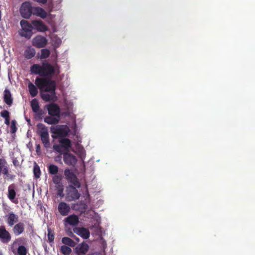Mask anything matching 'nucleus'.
I'll return each instance as SVG.
<instances>
[{
    "label": "nucleus",
    "instance_id": "f257e3e1",
    "mask_svg": "<svg viewBox=\"0 0 255 255\" xmlns=\"http://www.w3.org/2000/svg\"><path fill=\"white\" fill-rule=\"evenodd\" d=\"M30 72L32 74L48 78H51L53 75L57 76L60 72L57 65L53 66L46 61L42 62L41 65L38 64L32 65L30 67Z\"/></svg>",
    "mask_w": 255,
    "mask_h": 255
},
{
    "label": "nucleus",
    "instance_id": "f03ea898",
    "mask_svg": "<svg viewBox=\"0 0 255 255\" xmlns=\"http://www.w3.org/2000/svg\"><path fill=\"white\" fill-rule=\"evenodd\" d=\"M37 133L40 136L42 143L46 148L50 146L49 136L47 128L42 124H38L37 126Z\"/></svg>",
    "mask_w": 255,
    "mask_h": 255
},
{
    "label": "nucleus",
    "instance_id": "7ed1b4c3",
    "mask_svg": "<svg viewBox=\"0 0 255 255\" xmlns=\"http://www.w3.org/2000/svg\"><path fill=\"white\" fill-rule=\"evenodd\" d=\"M20 24L21 26V29L19 32V35L27 39H30L33 34V25L25 20H21Z\"/></svg>",
    "mask_w": 255,
    "mask_h": 255
},
{
    "label": "nucleus",
    "instance_id": "20e7f679",
    "mask_svg": "<svg viewBox=\"0 0 255 255\" xmlns=\"http://www.w3.org/2000/svg\"><path fill=\"white\" fill-rule=\"evenodd\" d=\"M51 132L55 135V137H64L67 136L69 131V128L66 125H56L50 128Z\"/></svg>",
    "mask_w": 255,
    "mask_h": 255
},
{
    "label": "nucleus",
    "instance_id": "39448f33",
    "mask_svg": "<svg viewBox=\"0 0 255 255\" xmlns=\"http://www.w3.org/2000/svg\"><path fill=\"white\" fill-rule=\"evenodd\" d=\"M64 175L65 179L67 180L68 182L70 184L69 185H73L76 186L77 188H80L81 183L77 178V176L72 172L70 169L66 168L65 169Z\"/></svg>",
    "mask_w": 255,
    "mask_h": 255
},
{
    "label": "nucleus",
    "instance_id": "423d86ee",
    "mask_svg": "<svg viewBox=\"0 0 255 255\" xmlns=\"http://www.w3.org/2000/svg\"><path fill=\"white\" fill-rule=\"evenodd\" d=\"M33 9L34 7L32 6L31 3L29 1H26L22 4L20 12L23 18L28 19L33 13Z\"/></svg>",
    "mask_w": 255,
    "mask_h": 255
},
{
    "label": "nucleus",
    "instance_id": "0eeeda50",
    "mask_svg": "<svg viewBox=\"0 0 255 255\" xmlns=\"http://www.w3.org/2000/svg\"><path fill=\"white\" fill-rule=\"evenodd\" d=\"M16 185L14 183L9 185L7 188V196L12 203L17 204L19 201L18 198L16 197Z\"/></svg>",
    "mask_w": 255,
    "mask_h": 255
},
{
    "label": "nucleus",
    "instance_id": "6e6552de",
    "mask_svg": "<svg viewBox=\"0 0 255 255\" xmlns=\"http://www.w3.org/2000/svg\"><path fill=\"white\" fill-rule=\"evenodd\" d=\"M77 188H78L73 185L69 186L66 197L68 201H75L80 198V194L79 193Z\"/></svg>",
    "mask_w": 255,
    "mask_h": 255
},
{
    "label": "nucleus",
    "instance_id": "1a4fd4ad",
    "mask_svg": "<svg viewBox=\"0 0 255 255\" xmlns=\"http://www.w3.org/2000/svg\"><path fill=\"white\" fill-rule=\"evenodd\" d=\"M63 160L64 163L69 166H75L77 162L76 156L69 153V151H65L63 153Z\"/></svg>",
    "mask_w": 255,
    "mask_h": 255
},
{
    "label": "nucleus",
    "instance_id": "9d476101",
    "mask_svg": "<svg viewBox=\"0 0 255 255\" xmlns=\"http://www.w3.org/2000/svg\"><path fill=\"white\" fill-rule=\"evenodd\" d=\"M32 43L36 48H43L47 44V40L43 36L37 35L32 39Z\"/></svg>",
    "mask_w": 255,
    "mask_h": 255
},
{
    "label": "nucleus",
    "instance_id": "9b49d317",
    "mask_svg": "<svg viewBox=\"0 0 255 255\" xmlns=\"http://www.w3.org/2000/svg\"><path fill=\"white\" fill-rule=\"evenodd\" d=\"M89 249V245L83 242L77 245L74 249L76 255H85Z\"/></svg>",
    "mask_w": 255,
    "mask_h": 255
},
{
    "label": "nucleus",
    "instance_id": "f8f14e48",
    "mask_svg": "<svg viewBox=\"0 0 255 255\" xmlns=\"http://www.w3.org/2000/svg\"><path fill=\"white\" fill-rule=\"evenodd\" d=\"M11 240L10 233L6 230L5 226L0 227V240L3 243L7 244Z\"/></svg>",
    "mask_w": 255,
    "mask_h": 255
},
{
    "label": "nucleus",
    "instance_id": "ddd939ff",
    "mask_svg": "<svg viewBox=\"0 0 255 255\" xmlns=\"http://www.w3.org/2000/svg\"><path fill=\"white\" fill-rule=\"evenodd\" d=\"M5 219L8 226L12 227L18 223L19 217L13 212H10L5 216Z\"/></svg>",
    "mask_w": 255,
    "mask_h": 255
},
{
    "label": "nucleus",
    "instance_id": "4468645a",
    "mask_svg": "<svg viewBox=\"0 0 255 255\" xmlns=\"http://www.w3.org/2000/svg\"><path fill=\"white\" fill-rule=\"evenodd\" d=\"M73 232L84 239H88L90 235L89 230L83 227H75L73 229Z\"/></svg>",
    "mask_w": 255,
    "mask_h": 255
},
{
    "label": "nucleus",
    "instance_id": "2eb2a0df",
    "mask_svg": "<svg viewBox=\"0 0 255 255\" xmlns=\"http://www.w3.org/2000/svg\"><path fill=\"white\" fill-rule=\"evenodd\" d=\"M70 205L65 202H61L58 206V210L60 214L63 216H67L70 211Z\"/></svg>",
    "mask_w": 255,
    "mask_h": 255
},
{
    "label": "nucleus",
    "instance_id": "dca6fc26",
    "mask_svg": "<svg viewBox=\"0 0 255 255\" xmlns=\"http://www.w3.org/2000/svg\"><path fill=\"white\" fill-rule=\"evenodd\" d=\"M47 110L50 116L60 118V110L56 104H51L47 106Z\"/></svg>",
    "mask_w": 255,
    "mask_h": 255
},
{
    "label": "nucleus",
    "instance_id": "f3484780",
    "mask_svg": "<svg viewBox=\"0 0 255 255\" xmlns=\"http://www.w3.org/2000/svg\"><path fill=\"white\" fill-rule=\"evenodd\" d=\"M12 227V232L15 236H19L24 232L25 225L22 222H18Z\"/></svg>",
    "mask_w": 255,
    "mask_h": 255
},
{
    "label": "nucleus",
    "instance_id": "a211bd4d",
    "mask_svg": "<svg viewBox=\"0 0 255 255\" xmlns=\"http://www.w3.org/2000/svg\"><path fill=\"white\" fill-rule=\"evenodd\" d=\"M56 83L55 81L48 79L46 86L44 87L43 91L49 92V93L56 94Z\"/></svg>",
    "mask_w": 255,
    "mask_h": 255
},
{
    "label": "nucleus",
    "instance_id": "6ab92c4d",
    "mask_svg": "<svg viewBox=\"0 0 255 255\" xmlns=\"http://www.w3.org/2000/svg\"><path fill=\"white\" fill-rule=\"evenodd\" d=\"M3 101L9 106L12 105L13 103V98L10 91L5 89L3 92Z\"/></svg>",
    "mask_w": 255,
    "mask_h": 255
},
{
    "label": "nucleus",
    "instance_id": "aec40b11",
    "mask_svg": "<svg viewBox=\"0 0 255 255\" xmlns=\"http://www.w3.org/2000/svg\"><path fill=\"white\" fill-rule=\"evenodd\" d=\"M32 24L33 28L34 27L38 31L44 32L47 30L46 26L40 20H33L32 21Z\"/></svg>",
    "mask_w": 255,
    "mask_h": 255
},
{
    "label": "nucleus",
    "instance_id": "412c9836",
    "mask_svg": "<svg viewBox=\"0 0 255 255\" xmlns=\"http://www.w3.org/2000/svg\"><path fill=\"white\" fill-rule=\"evenodd\" d=\"M48 79L44 78L37 77L35 79V84L41 91H43L44 87L46 86Z\"/></svg>",
    "mask_w": 255,
    "mask_h": 255
},
{
    "label": "nucleus",
    "instance_id": "4be33fe9",
    "mask_svg": "<svg viewBox=\"0 0 255 255\" xmlns=\"http://www.w3.org/2000/svg\"><path fill=\"white\" fill-rule=\"evenodd\" d=\"M65 222L71 226H75L78 225L79 221L78 216L73 214L66 218Z\"/></svg>",
    "mask_w": 255,
    "mask_h": 255
},
{
    "label": "nucleus",
    "instance_id": "5701e85b",
    "mask_svg": "<svg viewBox=\"0 0 255 255\" xmlns=\"http://www.w3.org/2000/svg\"><path fill=\"white\" fill-rule=\"evenodd\" d=\"M8 169V165L6 160L3 158H0V176L1 174H6Z\"/></svg>",
    "mask_w": 255,
    "mask_h": 255
},
{
    "label": "nucleus",
    "instance_id": "b1692460",
    "mask_svg": "<svg viewBox=\"0 0 255 255\" xmlns=\"http://www.w3.org/2000/svg\"><path fill=\"white\" fill-rule=\"evenodd\" d=\"M42 18H45L47 16L46 11L40 7H34L33 13Z\"/></svg>",
    "mask_w": 255,
    "mask_h": 255
},
{
    "label": "nucleus",
    "instance_id": "393cba45",
    "mask_svg": "<svg viewBox=\"0 0 255 255\" xmlns=\"http://www.w3.org/2000/svg\"><path fill=\"white\" fill-rule=\"evenodd\" d=\"M36 52L34 48L31 47H28L24 52V56L27 59H30L35 55Z\"/></svg>",
    "mask_w": 255,
    "mask_h": 255
},
{
    "label": "nucleus",
    "instance_id": "a878e982",
    "mask_svg": "<svg viewBox=\"0 0 255 255\" xmlns=\"http://www.w3.org/2000/svg\"><path fill=\"white\" fill-rule=\"evenodd\" d=\"M59 117L51 116H46L44 119V122L49 125H56L59 123Z\"/></svg>",
    "mask_w": 255,
    "mask_h": 255
},
{
    "label": "nucleus",
    "instance_id": "bb28decb",
    "mask_svg": "<svg viewBox=\"0 0 255 255\" xmlns=\"http://www.w3.org/2000/svg\"><path fill=\"white\" fill-rule=\"evenodd\" d=\"M61 146L65 150V151H69V148L71 147V141L68 138H62L59 140Z\"/></svg>",
    "mask_w": 255,
    "mask_h": 255
},
{
    "label": "nucleus",
    "instance_id": "cd10ccee",
    "mask_svg": "<svg viewBox=\"0 0 255 255\" xmlns=\"http://www.w3.org/2000/svg\"><path fill=\"white\" fill-rule=\"evenodd\" d=\"M41 97L45 102L55 101L56 99V94L41 93Z\"/></svg>",
    "mask_w": 255,
    "mask_h": 255
},
{
    "label": "nucleus",
    "instance_id": "c85d7f7f",
    "mask_svg": "<svg viewBox=\"0 0 255 255\" xmlns=\"http://www.w3.org/2000/svg\"><path fill=\"white\" fill-rule=\"evenodd\" d=\"M28 91L31 96L35 97L38 94V90L36 87L31 82H29L28 85Z\"/></svg>",
    "mask_w": 255,
    "mask_h": 255
},
{
    "label": "nucleus",
    "instance_id": "c756f323",
    "mask_svg": "<svg viewBox=\"0 0 255 255\" xmlns=\"http://www.w3.org/2000/svg\"><path fill=\"white\" fill-rule=\"evenodd\" d=\"M62 243L66 245L71 247H74L76 245V243L69 237H63L62 239Z\"/></svg>",
    "mask_w": 255,
    "mask_h": 255
},
{
    "label": "nucleus",
    "instance_id": "7c9ffc66",
    "mask_svg": "<svg viewBox=\"0 0 255 255\" xmlns=\"http://www.w3.org/2000/svg\"><path fill=\"white\" fill-rule=\"evenodd\" d=\"M30 105L32 110L34 113L38 112L39 110L40 109L38 102L36 99L32 100Z\"/></svg>",
    "mask_w": 255,
    "mask_h": 255
},
{
    "label": "nucleus",
    "instance_id": "2f4dec72",
    "mask_svg": "<svg viewBox=\"0 0 255 255\" xmlns=\"http://www.w3.org/2000/svg\"><path fill=\"white\" fill-rule=\"evenodd\" d=\"M48 170L49 174L56 175L58 172V167L54 164H50L48 167Z\"/></svg>",
    "mask_w": 255,
    "mask_h": 255
},
{
    "label": "nucleus",
    "instance_id": "473e14b6",
    "mask_svg": "<svg viewBox=\"0 0 255 255\" xmlns=\"http://www.w3.org/2000/svg\"><path fill=\"white\" fill-rule=\"evenodd\" d=\"M50 54V51L47 49H42L40 50V55L39 58L40 59H46L48 58Z\"/></svg>",
    "mask_w": 255,
    "mask_h": 255
},
{
    "label": "nucleus",
    "instance_id": "72a5a7b5",
    "mask_svg": "<svg viewBox=\"0 0 255 255\" xmlns=\"http://www.w3.org/2000/svg\"><path fill=\"white\" fill-rule=\"evenodd\" d=\"M61 253L64 255H70L71 253V249L65 245H63L60 248Z\"/></svg>",
    "mask_w": 255,
    "mask_h": 255
},
{
    "label": "nucleus",
    "instance_id": "f704fd0d",
    "mask_svg": "<svg viewBox=\"0 0 255 255\" xmlns=\"http://www.w3.org/2000/svg\"><path fill=\"white\" fill-rule=\"evenodd\" d=\"M62 176L60 174L54 175V176L52 177V181L55 184V186L62 184Z\"/></svg>",
    "mask_w": 255,
    "mask_h": 255
},
{
    "label": "nucleus",
    "instance_id": "c9c22d12",
    "mask_svg": "<svg viewBox=\"0 0 255 255\" xmlns=\"http://www.w3.org/2000/svg\"><path fill=\"white\" fill-rule=\"evenodd\" d=\"M56 189L57 190V194L58 196L63 197L64 196V194L63 193V185L62 184L57 185L55 186Z\"/></svg>",
    "mask_w": 255,
    "mask_h": 255
},
{
    "label": "nucleus",
    "instance_id": "e433bc0d",
    "mask_svg": "<svg viewBox=\"0 0 255 255\" xmlns=\"http://www.w3.org/2000/svg\"><path fill=\"white\" fill-rule=\"evenodd\" d=\"M27 249L24 246H19L17 249V254L18 255H26Z\"/></svg>",
    "mask_w": 255,
    "mask_h": 255
},
{
    "label": "nucleus",
    "instance_id": "4c0bfd02",
    "mask_svg": "<svg viewBox=\"0 0 255 255\" xmlns=\"http://www.w3.org/2000/svg\"><path fill=\"white\" fill-rule=\"evenodd\" d=\"M33 173L34 177L36 178L40 177L41 175V171L39 166L37 164H35L33 168Z\"/></svg>",
    "mask_w": 255,
    "mask_h": 255
},
{
    "label": "nucleus",
    "instance_id": "58836bf2",
    "mask_svg": "<svg viewBox=\"0 0 255 255\" xmlns=\"http://www.w3.org/2000/svg\"><path fill=\"white\" fill-rule=\"evenodd\" d=\"M16 122L15 120H12L11 122V125L10 127V132L11 133H15L17 129V128L16 126Z\"/></svg>",
    "mask_w": 255,
    "mask_h": 255
},
{
    "label": "nucleus",
    "instance_id": "ea45409f",
    "mask_svg": "<svg viewBox=\"0 0 255 255\" xmlns=\"http://www.w3.org/2000/svg\"><path fill=\"white\" fill-rule=\"evenodd\" d=\"M48 240L49 243H52L54 241V233L52 232L50 229H48V234H47Z\"/></svg>",
    "mask_w": 255,
    "mask_h": 255
},
{
    "label": "nucleus",
    "instance_id": "a19ab883",
    "mask_svg": "<svg viewBox=\"0 0 255 255\" xmlns=\"http://www.w3.org/2000/svg\"><path fill=\"white\" fill-rule=\"evenodd\" d=\"M4 176V178L6 180H13L15 176L13 174H10L7 170V172L6 174H3Z\"/></svg>",
    "mask_w": 255,
    "mask_h": 255
},
{
    "label": "nucleus",
    "instance_id": "79ce46f5",
    "mask_svg": "<svg viewBox=\"0 0 255 255\" xmlns=\"http://www.w3.org/2000/svg\"><path fill=\"white\" fill-rule=\"evenodd\" d=\"M62 148V146H61V145L55 144L53 145V149L59 153L61 155H63V153L64 152H63L62 151V150H61Z\"/></svg>",
    "mask_w": 255,
    "mask_h": 255
},
{
    "label": "nucleus",
    "instance_id": "37998d69",
    "mask_svg": "<svg viewBox=\"0 0 255 255\" xmlns=\"http://www.w3.org/2000/svg\"><path fill=\"white\" fill-rule=\"evenodd\" d=\"M0 114L2 118H4V119L9 118V112L7 110H3L0 112Z\"/></svg>",
    "mask_w": 255,
    "mask_h": 255
},
{
    "label": "nucleus",
    "instance_id": "c03bdc74",
    "mask_svg": "<svg viewBox=\"0 0 255 255\" xmlns=\"http://www.w3.org/2000/svg\"><path fill=\"white\" fill-rule=\"evenodd\" d=\"M35 113L36 114V117L38 119H41L42 118L44 113L42 110L39 109L38 112H36Z\"/></svg>",
    "mask_w": 255,
    "mask_h": 255
},
{
    "label": "nucleus",
    "instance_id": "a18cd8bd",
    "mask_svg": "<svg viewBox=\"0 0 255 255\" xmlns=\"http://www.w3.org/2000/svg\"><path fill=\"white\" fill-rule=\"evenodd\" d=\"M68 234H68V236H70V237H71L74 238V239H75L77 242H79V239L78 237H75V236L73 235V233L70 231V229H69V231H68Z\"/></svg>",
    "mask_w": 255,
    "mask_h": 255
},
{
    "label": "nucleus",
    "instance_id": "49530a36",
    "mask_svg": "<svg viewBox=\"0 0 255 255\" xmlns=\"http://www.w3.org/2000/svg\"><path fill=\"white\" fill-rule=\"evenodd\" d=\"M12 163L15 167L19 166V162L16 158H13L12 159Z\"/></svg>",
    "mask_w": 255,
    "mask_h": 255
},
{
    "label": "nucleus",
    "instance_id": "de8ad7c7",
    "mask_svg": "<svg viewBox=\"0 0 255 255\" xmlns=\"http://www.w3.org/2000/svg\"><path fill=\"white\" fill-rule=\"evenodd\" d=\"M78 151L79 153V155L81 158L82 156H84L85 155V151L83 148H80Z\"/></svg>",
    "mask_w": 255,
    "mask_h": 255
},
{
    "label": "nucleus",
    "instance_id": "09e8293b",
    "mask_svg": "<svg viewBox=\"0 0 255 255\" xmlns=\"http://www.w3.org/2000/svg\"><path fill=\"white\" fill-rule=\"evenodd\" d=\"M16 242H18L19 244H22L24 241H25V239L24 238H19L17 239L16 240Z\"/></svg>",
    "mask_w": 255,
    "mask_h": 255
},
{
    "label": "nucleus",
    "instance_id": "8fccbe9b",
    "mask_svg": "<svg viewBox=\"0 0 255 255\" xmlns=\"http://www.w3.org/2000/svg\"><path fill=\"white\" fill-rule=\"evenodd\" d=\"M4 123L6 125H9L10 124V117L8 118L5 119Z\"/></svg>",
    "mask_w": 255,
    "mask_h": 255
},
{
    "label": "nucleus",
    "instance_id": "3c124183",
    "mask_svg": "<svg viewBox=\"0 0 255 255\" xmlns=\"http://www.w3.org/2000/svg\"><path fill=\"white\" fill-rule=\"evenodd\" d=\"M40 145L39 144L37 145L36 147V151L38 154V152H40Z\"/></svg>",
    "mask_w": 255,
    "mask_h": 255
},
{
    "label": "nucleus",
    "instance_id": "603ef678",
    "mask_svg": "<svg viewBox=\"0 0 255 255\" xmlns=\"http://www.w3.org/2000/svg\"><path fill=\"white\" fill-rule=\"evenodd\" d=\"M61 155H61V154H60V155H59V156H57V157H56V158H55V160H56V161H58V160H59H59H60V159H61Z\"/></svg>",
    "mask_w": 255,
    "mask_h": 255
},
{
    "label": "nucleus",
    "instance_id": "864d4df0",
    "mask_svg": "<svg viewBox=\"0 0 255 255\" xmlns=\"http://www.w3.org/2000/svg\"><path fill=\"white\" fill-rule=\"evenodd\" d=\"M1 11L0 10V21L1 20Z\"/></svg>",
    "mask_w": 255,
    "mask_h": 255
},
{
    "label": "nucleus",
    "instance_id": "5fc2aeb1",
    "mask_svg": "<svg viewBox=\"0 0 255 255\" xmlns=\"http://www.w3.org/2000/svg\"><path fill=\"white\" fill-rule=\"evenodd\" d=\"M0 255H3L1 251H0Z\"/></svg>",
    "mask_w": 255,
    "mask_h": 255
},
{
    "label": "nucleus",
    "instance_id": "6e6d98bb",
    "mask_svg": "<svg viewBox=\"0 0 255 255\" xmlns=\"http://www.w3.org/2000/svg\"><path fill=\"white\" fill-rule=\"evenodd\" d=\"M27 122H30V120L29 119V120H26Z\"/></svg>",
    "mask_w": 255,
    "mask_h": 255
}]
</instances>
